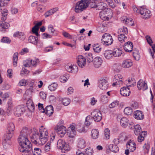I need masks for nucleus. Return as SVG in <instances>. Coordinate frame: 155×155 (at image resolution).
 I'll return each instance as SVG.
<instances>
[{"label": "nucleus", "mask_w": 155, "mask_h": 155, "mask_svg": "<svg viewBox=\"0 0 155 155\" xmlns=\"http://www.w3.org/2000/svg\"><path fill=\"white\" fill-rule=\"evenodd\" d=\"M1 42L4 43H10L11 40L8 38L4 37L1 39Z\"/></svg>", "instance_id": "nucleus-59"}, {"label": "nucleus", "mask_w": 155, "mask_h": 155, "mask_svg": "<svg viewBox=\"0 0 155 155\" xmlns=\"http://www.w3.org/2000/svg\"><path fill=\"white\" fill-rule=\"evenodd\" d=\"M86 142L85 140L82 138H80L78 140L77 143V147L80 149H83L86 146Z\"/></svg>", "instance_id": "nucleus-24"}, {"label": "nucleus", "mask_w": 155, "mask_h": 155, "mask_svg": "<svg viewBox=\"0 0 155 155\" xmlns=\"http://www.w3.org/2000/svg\"><path fill=\"white\" fill-rule=\"evenodd\" d=\"M106 4L103 2H102L99 3L97 4L96 8H97L98 10H103L104 9H106Z\"/></svg>", "instance_id": "nucleus-35"}, {"label": "nucleus", "mask_w": 155, "mask_h": 155, "mask_svg": "<svg viewBox=\"0 0 155 155\" xmlns=\"http://www.w3.org/2000/svg\"><path fill=\"white\" fill-rule=\"evenodd\" d=\"M51 140L48 141L44 147L45 150L46 152L49 151L50 149Z\"/></svg>", "instance_id": "nucleus-56"}, {"label": "nucleus", "mask_w": 155, "mask_h": 155, "mask_svg": "<svg viewBox=\"0 0 155 155\" xmlns=\"http://www.w3.org/2000/svg\"><path fill=\"white\" fill-rule=\"evenodd\" d=\"M106 14L107 17V20H108L110 18H111L113 15V12L110 9H106Z\"/></svg>", "instance_id": "nucleus-45"}, {"label": "nucleus", "mask_w": 155, "mask_h": 155, "mask_svg": "<svg viewBox=\"0 0 155 155\" xmlns=\"http://www.w3.org/2000/svg\"><path fill=\"white\" fill-rule=\"evenodd\" d=\"M40 135L38 131L35 129L31 130L30 137L32 142L35 144L42 145V138L40 136Z\"/></svg>", "instance_id": "nucleus-2"}, {"label": "nucleus", "mask_w": 155, "mask_h": 155, "mask_svg": "<svg viewBox=\"0 0 155 155\" xmlns=\"http://www.w3.org/2000/svg\"><path fill=\"white\" fill-rule=\"evenodd\" d=\"M39 29V27H36L35 26L32 28V31L33 33L35 34L37 37L40 35L39 34L38 32V31Z\"/></svg>", "instance_id": "nucleus-51"}, {"label": "nucleus", "mask_w": 155, "mask_h": 155, "mask_svg": "<svg viewBox=\"0 0 155 155\" xmlns=\"http://www.w3.org/2000/svg\"><path fill=\"white\" fill-rule=\"evenodd\" d=\"M120 124L124 127H126L128 125L129 120L125 117H123L120 120Z\"/></svg>", "instance_id": "nucleus-28"}, {"label": "nucleus", "mask_w": 155, "mask_h": 155, "mask_svg": "<svg viewBox=\"0 0 155 155\" xmlns=\"http://www.w3.org/2000/svg\"><path fill=\"white\" fill-rule=\"evenodd\" d=\"M147 133L146 131H144L140 134L139 135L137 138V140L139 142H141L144 140V137L146 134Z\"/></svg>", "instance_id": "nucleus-39"}, {"label": "nucleus", "mask_w": 155, "mask_h": 155, "mask_svg": "<svg viewBox=\"0 0 155 155\" xmlns=\"http://www.w3.org/2000/svg\"><path fill=\"white\" fill-rule=\"evenodd\" d=\"M139 12L140 14L143 15V18L144 19H147L150 16V11L149 10L143 7H141L139 8Z\"/></svg>", "instance_id": "nucleus-11"}, {"label": "nucleus", "mask_w": 155, "mask_h": 155, "mask_svg": "<svg viewBox=\"0 0 155 155\" xmlns=\"http://www.w3.org/2000/svg\"><path fill=\"white\" fill-rule=\"evenodd\" d=\"M91 117L95 122H99L102 118L101 112L98 110H94L91 113Z\"/></svg>", "instance_id": "nucleus-7"}, {"label": "nucleus", "mask_w": 155, "mask_h": 155, "mask_svg": "<svg viewBox=\"0 0 155 155\" xmlns=\"http://www.w3.org/2000/svg\"><path fill=\"white\" fill-rule=\"evenodd\" d=\"M107 2L108 3L110 6L112 8H114L116 7L115 5L112 0H107Z\"/></svg>", "instance_id": "nucleus-64"}, {"label": "nucleus", "mask_w": 155, "mask_h": 155, "mask_svg": "<svg viewBox=\"0 0 155 155\" xmlns=\"http://www.w3.org/2000/svg\"><path fill=\"white\" fill-rule=\"evenodd\" d=\"M13 106L12 99H9L7 103L6 111L9 114L12 112Z\"/></svg>", "instance_id": "nucleus-23"}, {"label": "nucleus", "mask_w": 155, "mask_h": 155, "mask_svg": "<svg viewBox=\"0 0 155 155\" xmlns=\"http://www.w3.org/2000/svg\"><path fill=\"white\" fill-rule=\"evenodd\" d=\"M120 94L123 96H127L129 95L130 91L128 87H122L120 90Z\"/></svg>", "instance_id": "nucleus-18"}, {"label": "nucleus", "mask_w": 155, "mask_h": 155, "mask_svg": "<svg viewBox=\"0 0 155 155\" xmlns=\"http://www.w3.org/2000/svg\"><path fill=\"white\" fill-rule=\"evenodd\" d=\"M26 141L27 142L19 144V150L21 152L24 153L26 155H32L33 153L32 145L28 140Z\"/></svg>", "instance_id": "nucleus-1"}, {"label": "nucleus", "mask_w": 155, "mask_h": 155, "mask_svg": "<svg viewBox=\"0 0 155 155\" xmlns=\"http://www.w3.org/2000/svg\"><path fill=\"white\" fill-rule=\"evenodd\" d=\"M18 54V53L15 52L14 54L13 55V66L15 67L17 66Z\"/></svg>", "instance_id": "nucleus-40"}, {"label": "nucleus", "mask_w": 155, "mask_h": 155, "mask_svg": "<svg viewBox=\"0 0 155 155\" xmlns=\"http://www.w3.org/2000/svg\"><path fill=\"white\" fill-rule=\"evenodd\" d=\"M106 9L102 10L100 13V17L101 18L104 20H107V17L106 14Z\"/></svg>", "instance_id": "nucleus-42"}, {"label": "nucleus", "mask_w": 155, "mask_h": 155, "mask_svg": "<svg viewBox=\"0 0 155 155\" xmlns=\"http://www.w3.org/2000/svg\"><path fill=\"white\" fill-rule=\"evenodd\" d=\"M70 100L67 98H64L62 99V102L64 106H68L70 103Z\"/></svg>", "instance_id": "nucleus-53"}, {"label": "nucleus", "mask_w": 155, "mask_h": 155, "mask_svg": "<svg viewBox=\"0 0 155 155\" xmlns=\"http://www.w3.org/2000/svg\"><path fill=\"white\" fill-rule=\"evenodd\" d=\"M31 130L28 129L27 127L23 128L20 134L28 137V136L30 137Z\"/></svg>", "instance_id": "nucleus-25"}, {"label": "nucleus", "mask_w": 155, "mask_h": 155, "mask_svg": "<svg viewBox=\"0 0 155 155\" xmlns=\"http://www.w3.org/2000/svg\"><path fill=\"white\" fill-rule=\"evenodd\" d=\"M69 76L68 75H66L65 76H61L60 78L61 81L62 82L63 81L64 82H66L68 80Z\"/></svg>", "instance_id": "nucleus-62"}, {"label": "nucleus", "mask_w": 155, "mask_h": 155, "mask_svg": "<svg viewBox=\"0 0 155 155\" xmlns=\"http://www.w3.org/2000/svg\"><path fill=\"white\" fill-rule=\"evenodd\" d=\"M15 126L12 123H9L7 125V131L11 132H14Z\"/></svg>", "instance_id": "nucleus-43"}, {"label": "nucleus", "mask_w": 155, "mask_h": 155, "mask_svg": "<svg viewBox=\"0 0 155 155\" xmlns=\"http://www.w3.org/2000/svg\"><path fill=\"white\" fill-rule=\"evenodd\" d=\"M134 117L135 119L137 120H142L144 118L143 114L141 111L140 110H136L134 113Z\"/></svg>", "instance_id": "nucleus-22"}, {"label": "nucleus", "mask_w": 155, "mask_h": 155, "mask_svg": "<svg viewBox=\"0 0 155 155\" xmlns=\"http://www.w3.org/2000/svg\"><path fill=\"white\" fill-rule=\"evenodd\" d=\"M93 119L90 116H87L86 118L85 124L87 126H90L92 123Z\"/></svg>", "instance_id": "nucleus-38"}, {"label": "nucleus", "mask_w": 155, "mask_h": 155, "mask_svg": "<svg viewBox=\"0 0 155 155\" xmlns=\"http://www.w3.org/2000/svg\"><path fill=\"white\" fill-rule=\"evenodd\" d=\"M118 102L117 101H115L111 103L109 106L110 108H113L118 106Z\"/></svg>", "instance_id": "nucleus-60"}, {"label": "nucleus", "mask_w": 155, "mask_h": 155, "mask_svg": "<svg viewBox=\"0 0 155 155\" xmlns=\"http://www.w3.org/2000/svg\"><path fill=\"white\" fill-rule=\"evenodd\" d=\"M137 87L139 90L142 89L143 91H145L147 88V84L146 82L143 81V80H140L137 82Z\"/></svg>", "instance_id": "nucleus-14"}, {"label": "nucleus", "mask_w": 155, "mask_h": 155, "mask_svg": "<svg viewBox=\"0 0 155 155\" xmlns=\"http://www.w3.org/2000/svg\"><path fill=\"white\" fill-rule=\"evenodd\" d=\"M55 132L62 137L64 136L66 131V128L63 125H58L55 127Z\"/></svg>", "instance_id": "nucleus-8"}, {"label": "nucleus", "mask_w": 155, "mask_h": 155, "mask_svg": "<svg viewBox=\"0 0 155 155\" xmlns=\"http://www.w3.org/2000/svg\"><path fill=\"white\" fill-rule=\"evenodd\" d=\"M9 25V24L7 22H3L2 23H0V27L2 29H5L8 28Z\"/></svg>", "instance_id": "nucleus-52"}, {"label": "nucleus", "mask_w": 155, "mask_h": 155, "mask_svg": "<svg viewBox=\"0 0 155 155\" xmlns=\"http://www.w3.org/2000/svg\"><path fill=\"white\" fill-rule=\"evenodd\" d=\"M57 147L62 150V152L65 153L70 150L69 146L62 140H59L57 142Z\"/></svg>", "instance_id": "nucleus-5"}, {"label": "nucleus", "mask_w": 155, "mask_h": 155, "mask_svg": "<svg viewBox=\"0 0 155 155\" xmlns=\"http://www.w3.org/2000/svg\"><path fill=\"white\" fill-rule=\"evenodd\" d=\"M67 135L70 137L73 138L75 135L76 132L75 131H67Z\"/></svg>", "instance_id": "nucleus-58"}, {"label": "nucleus", "mask_w": 155, "mask_h": 155, "mask_svg": "<svg viewBox=\"0 0 155 155\" xmlns=\"http://www.w3.org/2000/svg\"><path fill=\"white\" fill-rule=\"evenodd\" d=\"M124 47V49L126 51L130 52L133 49V43L131 41H127L125 43Z\"/></svg>", "instance_id": "nucleus-15"}, {"label": "nucleus", "mask_w": 155, "mask_h": 155, "mask_svg": "<svg viewBox=\"0 0 155 155\" xmlns=\"http://www.w3.org/2000/svg\"><path fill=\"white\" fill-rule=\"evenodd\" d=\"M110 136V131L108 128H106L104 130V137L107 139H109Z\"/></svg>", "instance_id": "nucleus-55"}, {"label": "nucleus", "mask_w": 155, "mask_h": 155, "mask_svg": "<svg viewBox=\"0 0 155 155\" xmlns=\"http://www.w3.org/2000/svg\"><path fill=\"white\" fill-rule=\"evenodd\" d=\"M14 132L6 131V133L5 135L4 138V140L3 141L4 144L8 143V141H9L12 137Z\"/></svg>", "instance_id": "nucleus-20"}, {"label": "nucleus", "mask_w": 155, "mask_h": 155, "mask_svg": "<svg viewBox=\"0 0 155 155\" xmlns=\"http://www.w3.org/2000/svg\"><path fill=\"white\" fill-rule=\"evenodd\" d=\"M66 69L69 72L75 73L78 71V68L77 66L75 65L67 66Z\"/></svg>", "instance_id": "nucleus-26"}, {"label": "nucleus", "mask_w": 155, "mask_h": 155, "mask_svg": "<svg viewBox=\"0 0 155 155\" xmlns=\"http://www.w3.org/2000/svg\"><path fill=\"white\" fill-rule=\"evenodd\" d=\"M103 61L100 57H95L93 61V64L94 66L96 68H98L100 67Z\"/></svg>", "instance_id": "nucleus-13"}, {"label": "nucleus", "mask_w": 155, "mask_h": 155, "mask_svg": "<svg viewBox=\"0 0 155 155\" xmlns=\"http://www.w3.org/2000/svg\"><path fill=\"white\" fill-rule=\"evenodd\" d=\"M134 134L137 135L139 134H140V131H141V127L139 125H136L134 126Z\"/></svg>", "instance_id": "nucleus-41"}, {"label": "nucleus", "mask_w": 155, "mask_h": 155, "mask_svg": "<svg viewBox=\"0 0 155 155\" xmlns=\"http://www.w3.org/2000/svg\"><path fill=\"white\" fill-rule=\"evenodd\" d=\"M118 32L120 34H127L128 33V30L127 28L125 27H123L122 28L119 29Z\"/></svg>", "instance_id": "nucleus-48"}, {"label": "nucleus", "mask_w": 155, "mask_h": 155, "mask_svg": "<svg viewBox=\"0 0 155 155\" xmlns=\"http://www.w3.org/2000/svg\"><path fill=\"white\" fill-rule=\"evenodd\" d=\"M89 0H81L76 4L75 11L77 13L81 12L87 7Z\"/></svg>", "instance_id": "nucleus-3"}, {"label": "nucleus", "mask_w": 155, "mask_h": 155, "mask_svg": "<svg viewBox=\"0 0 155 155\" xmlns=\"http://www.w3.org/2000/svg\"><path fill=\"white\" fill-rule=\"evenodd\" d=\"M25 111L24 106L20 105L15 107L14 109V112L15 115L19 117L23 114Z\"/></svg>", "instance_id": "nucleus-9"}, {"label": "nucleus", "mask_w": 155, "mask_h": 155, "mask_svg": "<svg viewBox=\"0 0 155 155\" xmlns=\"http://www.w3.org/2000/svg\"><path fill=\"white\" fill-rule=\"evenodd\" d=\"M113 52L111 50L105 51L104 54L105 57L107 59H109L113 57Z\"/></svg>", "instance_id": "nucleus-34"}, {"label": "nucleus", "mask_w": 155, "mask_h": 155, "mask_svg": "<svg viewBox=\"0 0 155 155\" xmlns=\"http://www.w3.org/2000/svg\"><path fill=\"white\" fill-rule=\"evenodd\" d=\"M113 56L115 57H119L122 54V51L118 48H115L112 51Z\"/></svg>", "instance_id": "nucleus-30"}, {"label": "nucleus", "mask_w": 155, "mask_h": 155, "mask_svg": "<svg viewBox=\"0 0 155 155\" xmlns=\"http://www.w3.org/2000/svg\"><path fill=\"white\" fill-rule=\"evenodd\" d=\"M48 31L53 34L55 30L54 29L53 26L51 25H49L48 26Z\"/></svg>", "instance_id": "nucleus-61"}, {"label": "nucleus", "mask_w": 155, "mask_h": 155, "mask_svg": "<svg viewBox=\"0 0 155 155\" xmlns=\"http://www.w3.org/2000/svg\"><path fill=\"white\" fill-rule=\"evenodd\" d=\"M45 110V113L49 116H51L53 113V108L51 105L47 106Z\"/></svg>", "instance_id": "nucleus-27"}, {"label": "nucleus", "mask_w": 155, "mask_h": 155, "mask_svg": "<svg viewBox=\"0 0 155 155\" xmlns=\"http://www.w3.org/2000/svg\"><path fill=\"white\" fill-rule=\"evenodd\" d=\"M132 65V60L130 59H126L123 61L121 66L124 68H127L131 67Z\"/></svg>", "instance_id": "nucleus-21"}, {"label": "nucleus", "mask_w": 155, "mask_h": 155, "mask_svg": "<svg viewBox=\"0 0 155 155\" xmlns=\"http://www.w3.org/2000/svg\"><path fill=\"white\" fill-rule=\"evenodd\" d=\"M38 40V39L37 37L31 35L29 37L28 41L29 42L34 45H36L37 43Z\"/></svg>", "instance_id": "nucleus-29"}, {"label": "nucleus", "mask_w": 155, "mask_h": 155, "mask_svg": "<svg viewBox=\"0 0 155 155\" xmlns=\"http://www.w3.org/2000/svg\"><path fill=\"white\" fill-rule=\"evenodd\" d=\"M127 148L130 149V151L133 152L136 149V144L133 140H130L126 144Z\"/></svg>", "instance_id": "nucleus-16"}, {"label": "nucleus", "mask_w": 155, "mask_h": 155, "mask_svg": "<svg viewBox=\"0 0 155 155\" xmlns=\"http://www.w3.org/2000/svg\"><path fill=\"white\" fill-rule=\"evenodd\" d=\"M85 58L87 61V62L88 63H91L92 61L93 62L94 60L92 54L91 53L87 54Z\"/></svg>", "instance_id": "nucleus-47"}, {"label": "nucleus", "mask_w": 155, "mask_h": 155, "mask_svg": "<svg viewBox=\"0 0 155 155\" xmlns=\"http://www.w3.org/2000/svg\"><path fill=\"white\" fill-rule=\"evenodd\" d=\"M28 137L20 134L19 136L18 140L19 144L22 143L27 142V140H28Z\"/></svg>", "instance_id": "nucleus-36"}, {"label": "nucleus", "mask_w": 155, "mask_h": 155, "mask_svg": "<svg viewBox=\"0 0 155 155\" xmlns=\"http://www.w3.org/2000/svg\"><path fill=\"white\" fill-rule=\"evenodd\" d=\"M127 39V37L123 34H120L118 35V40L121 43L124 42Z\"/></svg>", "instance_id": "nucleus-44"}, {"label": "nucleus", "mask_w": 155, "mask_h": 155, "mask_svg": "<svg viewBox=\"0 0 155 155\" xmlns=\"http://www.w3.org/2000/svg\"><path fill=\"white\" fill-rule=\"evenodd\" d=\"M13 36L14 37H18L23 40H24L25 38V34L22 32H16L14 33Z\"/></svg>", "instance_id": "nucleus-32"}, {"label": "nucleus", "mask_w": 155, "mask_h": 155, "mask_svg": "<svg viewBox=\"0 0 155 155\" xmlns=\"http://www.w3.org/2000/svg\"><path fill=\"white\" fill-rule=\"evenodd\" d=\"M39 133L40 136L42 138V143L45 144L47 141L48 137L47 129L41 126L39 128Z\"/></svg>", "instance_id": "nucleus-4"}, {"label": "nucleus", "mask_w": 155, "mask_h": 155, "mask_svg": "<svg viewBox=\"0 0 155 155\" xmlns=\"http://www.w3.org/2000/svg\"><path fill=\"white\" fill-rule=\"evenodd\" d=\"M113 81H114L112 84L113 86L117 85H120L123 84V77L120 74H116L114 76Z\"/></svg>", "instance_id": "nucleus-10"}, {"label": "nucleus", "mask_w": 155, "mask_h": 155, "mask_svg": "<svg viewBox=\"0 0 155 155\" xmlns=\"http://www.w3.org/2000/svg\"><path fill=\"white\" fill-rule=\"evenodd\" d=\"M98 85L100 89L103 90H106L108 88V84L106 80L102 79L99 81Z\"/></svg>", "instance_id": "nucleus-12"}, {"label": "nucleus", "mask_w": 155, "mask_h": 155, "mask_svg": "<svg viewBox=\"0 0 155 155\" xmlns=\"http://www.w3.org/2000/svg\"><path fill=\"white\" fill-rule=\"evenodd\" d=\"M92 138L94 139H97L99 137V132L97 129H94L92 130L91 132Z\"/></svg>", "instance_id": "nucleus-31"}, {"label": "nucleus", "mask_w": 155, "mask_h": 155, "mask_svg": "<svg viewBox=\"0 0 155 155\" xmlns=\"http://www.w3.org/2000/svg\"><path fill=\"white\" fill-rule=\"evenodd\" d=\"M125 22L126 24L130 26H132L134 23L133 21H132V19L131 18H127Z\"/></svg>", "instance_id": "nucleus-57"}, {"label": "nucleus", "mask_w": 155, "mask_h": 155, "mask_svg": "<svg viewBox=\"0 0 155 155\" xmlns=\"http://www.w3.org/2000/svg\"><path fill=\"white\" fill-rule=\"evenodd\" d=\"M102 43L106 45H111L113 42V40L110 34L105 33L102 36Z\"/></svg>", "instance_id": "nucleus-6"}, {"label": "nucleus", "mask_w": 155, "mask_h": 155, "mask_svg": "<svg viewBox=\"0 0 155 155\" xmlns=\"http://www.w3.org/2000/svg\"><path fill=\"white\" fill-rule=\"evenodd\" d=\"M14 132L6 131V133L5 135L4 138V140L3 141L4 144L8 143V141H9L12 137Z\"/></svg>", "instance_id": "nucleus-19"}, {"label": "nucleus", "mask_w": 155, "mask_h": 155, "mask_svg": "<svg viewBox=\"0 0 155 155\" xmlns=\"http://www.w3.org/2000/svg\"><path fill=\"white\" fill-rule=\"evenodd\" d=\"M124 113L125 114L129 115H131L133 112L132 109L130 107H127L124 109Z\"/></svg>", "instance_id": "nucleus-46"}, {"label": "nucleus", "mask_w": 155, "mask_h": 155, "mask_svg": "<svg viewBox=\"0 0 155 155\" xmlns=\"http://www.w3.org/2000/svg\"><path fill=\"white\" fill-rule=\"evenodd\" d=\"M0 95L3 101H5L9 96V94L7 93L3 94V92L1 91L0 92Z\"/></svg>", "instance_id": "nucleus-49"}, {"label": "nucleus", "mask_w": 155, "mask_h": 155, "mask_svg": "<svg viewBox=\"0 0 155 155\" xmlns=\"http://www.w3.org/2000/svg\"><path fill=\"white\" fill-rule=\"evenodd\" d=\"M93 49L94 51L97 53H99L101 51V47L99 44L97 43L94 44L93 45Z\"/></svg>", "instance_id": "nucleus-37"}, {"label": "nucleus", "mask_w": 155, "mask_h": 155, "mask_svg": "<svg viewBox=\"0 0 155 155\" xmlns=\"http://www.w3.org/2000/svg\"><path fill=\"white\" fill-rule=\"evenodd\" d=\"M86 155H93V151L92 149L91 148H87L85 151Z\"/></svg>", "instance_id": "nucleus-63"}, {"label": "nucleus", "mask_w": 155, "mask_h": 155, "mask_svg": "<svg viewBox=\"0 0 155 155\" xmlns=\"http://www.w3.org/2000/svg\"><path fill=\"white\" fill-rule=\"evenodd\" d=\"M108 148L110 151L114 153H117L119 150L118 147L117 145L110 144L108 146Z\"/></svg>", "instance_id": "nucleus-33"}, {"label": "nucleus", "mask_w": 155, "mask_h": 155, "mask_svg": "<svg viewBox=\"0 0 155 155\" xmlns=\"http://www.w3.org/2000/svg\"><path fill=\"white\" fill-rule=\"evenodd\" d=\"M86 59L82 55H80L78 56L77 63L78 65L81 68H83L86 64Z\"/></svg>", "instance_id": "nucleus-17"}, {"label": "nucleus", "mask_w": 155, "mask_h": 155, "mask_svg": "<svg viewBox=\"0 0 155 155\" xmlns=\"http://www.w3.org/2000/svg\"><path fill=\"white\" fill-rule=\"evenodd\" d=\"M27 106L28 109L30 112H33L34 111L35 109V106L33 102L27 105Z\"/></svg>", "instance_id": "nucleus-54"}, {"label": "nucleus", "mask_w": 155, "mask_h": 155, "mask_svg": "<svg viewBox=\"0 0 155 155\" xmlns=\"http://www.w3.org/2000/svg\"><path fill=\"white\" fill-rule=\"evenodd\" d=\"M57 86L58 84L56 83H54L48 86V88L51 91H54L56 89Z\"/></svg>", "instance_id": "nucleus-50"}]
</instances>
